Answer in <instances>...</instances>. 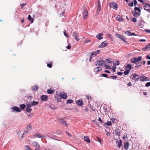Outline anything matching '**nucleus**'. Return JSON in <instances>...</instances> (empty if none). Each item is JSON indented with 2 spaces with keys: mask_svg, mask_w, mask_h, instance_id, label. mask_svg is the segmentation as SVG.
I'll return each instance as SVG.
<instances>
[{
  "mask_svg": "<svg viewBox=\"0 0 150 150\" xmlns=\"http://www.w3.org/2000/svg\"><path fill=\"white\" fill-rule=\"evenodd\" d=\"M133 14L134 16L137 17H139L140 15V14H139L136 11L134 12V13H133Z\"/></svg>",
  "mask_w": 150,
  "mask_h": 150,
  "instance_id": "nucleus-32",
  "label": "nucleus"
},
{
  "mask_svg": "<svg viewBox=\"0 0 150 150\" xmlns=\"http://www.w3.org/2000/svg\"><path fill=\"white\" fill-rule=\"evenodd\" d=\"M117 21L120 22L123 21V19H122V17L119 15H117Z\"/></svg>",
  "mask_w": 150,
  "mask_h": 150,
  "instance_id": "nucleus-21",
  "label": "nucleus"
},
{
  "mask_svg": "<svg viewBox=\"0 0 150 150\" xmlns=\"http://www.w3.org/2000/svg\"><path fill=\"white\" fill-rule=\"evenodd\" d=\"M144 8L145 10L150 13V5L146 3H144Z\"/></svg>",
  "mask_w": 150,
  "mask_h": 150,
  "instance_id": "nucleus-7",
  "label": "nucleus"
},
{
  "mask_svg": "<svg viewBox=\"0 0 150 150\" xmlns=\"http://www.w3.org/2000/svg\"><path fill=\"white\" fill-rule=\"evenodd\" d=\"M125 33L126 35L128 36H129L130 35L131 33L129 30H128L127 31L125 32Z\"/></svg>",
  "mask_w": 150,
  "mask_h": 150,
  "instance_id": "nucleus-38",
  "label": "nucleus"
},
{
  "mask_svg": "<svg viewBox=\"0 0 150 150\" xmlns=\"http://www.w3.org/2000/svg\"><path fill=\"white\" fill-rule=\"evenodd\" d=\"M132 21L134 22H136L137 19L135 18L134 17L132 18Z\"/></svg>",
  "mask_w": 150,
  "mask_h": 150,
  "instance_id": "nucleus-58",
  "label": "nucleus"
},
{
  "mask_svg": "<svg viewBox=\"0 0 150 150\" xmlns=\"http://www.w3.org/2000/svg\"><path fill=\"white\" fill-rule=\"evenodd\" d=\"M111 120L112 122L114 123H116L117 122V120L115 118H111Z\"/></svg>",
  "mask_w": 150,
  "mask_h": 150,
  "instance_id": "nucleus-29",
  "label": "nucleus"
},
{
  "mask_svg": "<svg viewBox=\"0 0 150 150\" xmlns=\"http://www.w3.org/2000/svg\"><path fill=\"white\" fill-rule=\"evenodd\" d=\"M28 19L30 21H32L31 22L33 23V18L31 17L30 15H29L28 17Z\"/></svg>",
  "mask_w": 150,
  "mask_h": 150,
  "instance_id": "nucleus-30",
  "label": "nucleus"
},
{
  "mask_svg": "<svg viewBox=\"0 0 150 150\" xmlns=\"http://www.w3.org/2000/svg\"><path fill=\"white\" fill-rule=\"evenodd\" d=\"M129 146V144L128 142L126 141L124 143V148L126 150H127V149L128 148Z\"/></svg>",
  "mask_w": 150,
  "mask_h": 150,
  "instance_id": "nucleus-19",
  "label": "nucleus"
},
{
  "mask_svg": "<svg viewBox=\"0 0 150 150\" xmlns=\"http://www.w3.org/2000/svg\"><path fill=\"white\" fill-rule=\"evenodd\" d=\"M134 4L135 6H136L137 4V2L136 0H133Z\"/></svg>",
  "mask_w": 150,
  "mask_h": 150,
  "instance_id": "nucleus-55",
  "label": "nucleus"
},
{
  "mask_svg": "<svg viewBox=\"0 0 150 150\" xmlns=\"http://www.w3.org/2000/svg\"><path fill=\"white\" fill-rule=\"evenodd\" d=\"M129 6L130 7H132L133 6V2L132 1L128 4Z\"/></svg>",
  "mask_w": 150,
  "mask_h": 150,
  "instance_id": "nucleus-51",
  "label": "nucleus"
},
{
  "mask_svg": "<svg viewBox=\"0 0 150 150\" xmlns=\"http://www.w3.org/2000/svg\"><path fill=\"white\" fill-rule=\"evenodd\" d=\"M39 104L38 101H33L32 102V106H35L38 105Z\"/></svg>",
  "mask_w": 150,
  "mask_h": 150,
  "instance_id": "nucleus-27",
  "label": "nucleus"
},
{
  "mask_svg": "<svg viewBox=\"0 0 150 150\" xmlns=\"http://www.w3.org/2000/svg\"><path fill=\"white\" fill-rule=\"evenodd\" d=\"M134 9L135 11H138L139 12H141V10L139 8L137 7H135L134 8Z\"/></svg>",
  "mask_w": 150,
  "mask_h": 150,
  "instance_id": "nucleus-43",
  "label": "nucleus"
},
{
  "mask_svg": "<svg viewBox=\"0 0 150 150\" xmlns=\"http://www.w3.org/2000/svg\"><path fill=\"white\" fill-rule=\"evenodd\" d=\"M64 35L67 38L69 37L68 35L66 33V31L65 30H64L63 31Z\"/></svg>",
  "mask_w": 150,
  "mask_h": 150,
  "instance_id": "nucleus-48",
  "label": "nucleus"
},
{
  "mask_svg": "<svg viewBox=\"0 0 150 150\" xmlns=\"http://www.w3.org/2000/svg\"><path fill=\"white\" fill-rule=\"evenodd\" d=\"M58 120L60 121V123L61 124L63 125L66 127L68 126L67 123L64 119L62 118H59L58 119Z\"/></svg>",
  "mask_w": 150,
  "mask_h": 150,
  "instance_id": "nucleus-5",
  "label": "nucleus"
},
{
  "mask_svg": "<svg viewBox=\"0 0 150 150\" xmlns=\"http://www.w3.org/2000/svg\"><path fill=\"white\" fill-rule=\"evenodd\" d=\"M130 71V70H127L124 72V74L125 75H127L129 73Z\"/></svg>",
  "mask_w": 150,
  "mask_h": 150,
  "instance_id": "nucleus-41",
  "label": "nucleus"
},
{
  "mask_svg": "<svg viewBox=\"0 0 150 150\" xmlns=\"http://www.w3.org/2000/svg\"><path fill=\"white\" fill-rule=\"evenodd\" d=\"M150 49V43L146 45V46L142 49V50L144 51L148 50Z\"/></svg>",
  "mask_w": 150,
  "mask_h": 150,
  "instance_id": "nucleus-14",
  "label": "nucleus"
},
{
  "mask_svg": "<svg viewBox=\"0 0 150 150\" xmlns=\"http://www.w3.org/2000/svg\"><path fill=\"white\" fill-rule=\"evenodd\" d=\"M26 148L25 150H32L30 149L29 147H28V146H26Z\"/></svg>",
  "mask_w": 150,
  "mask_h": 150,
  "instance_id": "nucleus-63",
  "label": "nucleus"
},
{
  "mask_svg": "<svg viewBox=\"0 0 150 150\" xmlns=\"http://www.w3.org/2000/svg\"><path fill=\"white\" fill-rule=\"evenodd\" d=\"M59 95L60 97L62 99H66L67 98V95L65 93H60Z\"/></svg>",
  "mask_w": 150,
  "mask_h": 150,
  "instance_id": "nucleus-10",
  "label": "nucleus"
},
{
  "mask_svg": "<svg viewBox=\"0 0 150 150\" xmlns=\"http://www.w3.org/2000/svg\"><path fill=\"white\" fill-rule=\"evenodd\" d=\"M105 60L108 63H112L111 61L109 59H106Z\"/></svg>",
  "mask_w": 150,
  "mask_h": 150,
  "instance_id": "nucleus-52",
  "label": "nucleus"
},
{
  "mask_svg": "<svg viewBox=\"0 0 150 150\" xmlns=\"http://www.w3.org/2000/svg\"><path fill=\"white\" fill-rule=\"evenodd\" d=\"M146 58L147 59H150V56L149 55L146 56Z\"/></svg>",
  "mask_w": 150,
  "mask_h": 150,
  "instance_id": "nucleus-64",
  "label": "nucleus"
},
{
  "mask_svg": "<svg viewBox=\"0 0 150 150\" xmlns=\"http://www.w3.org/2000/svg\"><path fill=\"white\" fill-rule=\"evenodd\" d=\"M38 86L36 85H34L32 87V90L33 91H36L38 89Z\"/></svg>",
  "mask_w": 150,
  "mask_h": 150,
  "instance_id": "nucleus-28",
  "label": "nucleus"
},
{
  "mask_svg": "<svg viewBox=\"0 0 150 150\" xmlns=\"http://www.w3.org/2000/svg\"><path fill=\"white\" fill-rule=\"evenodd\" d=\"M34 146L37 147L38 148H39L40 147V146L38 143L36 142H34L33 143Z\"/></svg>",
  "mask_w": 150,
  "mask_h": 150,
  "instance_id": "nucleus-25",
  "label": "nucleus"
},
{
  "mask_svg": "<svg viewBox=\"0 0 150 150\" xmlns=\"http://www.w3.org/2000/svg\"><path fill=\"white\" fill-rule=\"evenodd\" d=\"M40 98L43 101H46L48 99V96L46 95H42L41 97Z\"/></svg>",
  "mask_w": 150,
  "mask_h": 150,
  "instance_id": "nucleus-13",
  "label": "nucleus"
},
{
  "mask_svg": "<svg viewBox=\"0 0 150 150\" xmlns=\"http://www.w3.org/2000/svg\"><path fill=\"white\" fill-rule=\"evenodd\" d=\"M142 62H140L138 63L137 65L135 66V67H139L141 66L142 65Z\"/></svg>",
  "mask_w": 150,
  "mask_h": 150,
  "instance_id": "nucleus-39",
  "label": "nucleus"
},
{
  "mask_svg": "<svg viewBox=\"0 0 150 150\" xmlns=\"http://www.w3.org/2000/svg\"><path fill=\"white\" fill-rule=\"evenodd\" d=\"M114 132L115 134V135L118 136H120V132L119 130L117 129H115Z\"/></svg>",
  "mask_w": 150,
  "mask_h": 150,
  "instance_id": "nucleus-22",
  "label": "nucleus"
},
{
  "mask_svg": "<svg viewBox=\"0 0 150 150\" xmlns=\"http://www.w3.org/2000/svg\"><path fill=\"white\" fill-rule=\"evenodd\" d=\"M26 104H27V106L28 107H30L32 106V103H30L29 102L27 103Z\"/></svg>",
  "mask_w": 150,
  "mask_h": 150,
  "instance_id": "nucleus-46",
  "label": "nucleus"
},
{
  "mask_svg": "<svg viewBox=\"0 0 150 150\" xmlns=\"http://www.w3.org/2000/svg\"><path fill=\"white\" fill-rule=\"evenodd\" d=\"M32 128V126L30 124L28 125L27 126V129L28 130H29L30 129Z\"/></svg>",
  "mask_w": 150,
  "mask_h": 150,
  "instance_id": "nucleus-34",
  "label": "nucleus"
},
{
  "mask_svg": "<svg viewBox=\"0 0 150 150\" xmlns=\"http://www.w3.org/2000/svg\"><path fill=\"white\" fill-rule=\"evenodd\" d=\"M73 102V101L72 100L68 99L67 100V103H71Z\"/></svg>",
  "mask_w": 150,
  "mask_h": 150,
  "instance_id": "nucleus-40",
  "label": "nucleus"
},
{
  "mask_svg": "<svg viewBox=\"0 0 150 150\" xmlns=\"http://www.w3.org/2000/svg\"><path fill=\"white\" fill-rule=\"evenodd\" d=\"M88 12L85 7L83 8V17L84 20L87 19L88 16Z\"/></svg>",
  "mask_w": 150,
  "mask_h": 150,
  "instance_id": "nucleus-3",
  "label": "nucleus"
},
{
  "mask_svg": "<svg viewBox=\"0 0 150 150\" xmlns=\"http://www.w3.org/2000/svg\"><path fill=\"white\" fill-rule=\"evenodd\" d=\"M13 111L15 110L16 112H20L21 111V110L17 107L15 106L13 108Z\"/></svg>",
  "mask_w": 150,
  "mask_h": 150,
  "instance_id": "nucleus-17",
  "label": "nucleus"
},
{
  "mask_svg": "<svg viewBox=\"0 0 150 150\" xmlns=\"http://www.w3.org/2000/svg\"><path fill=\"white\" fill-rule=\"evenodd\" d=\"M54 91L53 90L48 89L47 90V93L49 94H52L53 93Z\"/></svg>",
  "mask_w": 150,
  "mask_h": 150,
  "instance_id": "nucleus-36",
  "label": "nucleus"
},
{
  "mask_svg": "<svg viewBox=\"0 0 150 150\" xmlns=\"http://www.w3.org/2000/svg\"><path fill=\"white\" fill-rule=\"evenodd\" d=\"M140 80L142 81H149V79L143 75H142L140 77Z\"/></svg>",
  "mask_w": 150,
  "mask_h": 150,
  "instance_id": "nucleus-6",
  "label": "nucleus"
},
{
  "mask_svg": "<svg viewBox=\"0 0 150 150\" xmlns=\"http://www.w3.org/2000/svg\"><path fill=\"white\" fill-rule=\"evenodd\" d=\"M86 97L87 99L88 100H91V97L89 95H86Z\"/></svg>",
  "mask_w": 150,
  "mask_h": 150,
  "instance_id": "nucleus-54",
  "label": "nucleus"
},
{
  "mask_svg": "<svg viewBox=\"0 0 150 150\" xmlns=\"http://www.w3.org/2000/svg\"><path fill=\"white\" fill-rule=\"evenodd\" d=\"M113 68L112 69V70L113 71V72H115V70L116 68V66L115 65H114L112 67Z\"/></svg>",
  "mask_w": 150,
  "mask_h": 150,
  "instance_id": "nucleus-57",
  "label": "nucleus"
},
{
  "mask_svg": "<svg viewBox=\"0 0 150 150\" xmlns=\"http://www.w3.org/2000/svg\"><path fill=\"white\" fill-rule=\"evenodd\" d=\"M20 107L21 109L22 110H23L25 109V105L24 104H21L20 105Z\"/></svg>",
  "mask_w": 150,
  "mask_h": 150,
  "instance_id": "nucleus-35",
  "label": "nucleus"
},
{
  "mask_svg": "<svg viewBox=\"0 0 150 150\" xmlns=\"http://www.w3.org/2000/svg\"><path fill=\"white\" fill-rule=\"evenodd\" d=\"M93 122H94L96 125H98L99 124L98 122L96 120H94L93 121Z\"/></svg>",
  "mask_w": 150,
  "mask_h": 150,
  "instance_id": "nucleus-49",
  "label": "nucleus"
},
{
  "mask_svg": "<svg viewBox=\"0 0 150 150\" xmlns=\"http://www.w3.org/2000/svg\"><path fill=\"white\" fill-rule=\"evenodd\" d=\"M71 110H72L73 111L75 112H76L78 111V109L75 108H73Z\"/></svg>",
  "mask_w": 150,
  "mask_h": 150,
  "instance_id": "nucleus-45",
  "label": "nucleus"
},
{
  "mask_svg": "<svg viewBox=\"0 0 150 150\" xmlns=\"http://www.w3.org/2000/svg\"><path fill=\"white\" fill-rule=\"evenodd\" d=\"M101 76L103 77H106L107 76V75L106 74H102Z\"/></svg>",
  "mask_w": 150,
  "mask_h": 150,
  "instance_id": "nucleus-59",
  "label": "nucleus"
},
{
  "mask_svg": "<svg viewBox=\"0 0 150 150\" xmlns=\"http://www.w3.org/2000/svg\"><path fill=\"white\" fill-rule=\"evenodd\" d=\"M122 142V141H121V140H120L119 142H118L117 146L118 147L120 148L121 146Z\"/></svg>",
  "mask_w": 150,
  "mask_h": 150,
  "instance_id": "nucleus-31",
  "label": "nucleus"
},
{
  "mask_svg": "<svg viewBox=\"0 0 150 150\" xmlns=\"http://www.w3.org/2000/svg\"><path fill=\"white\" fill-rule=\"evenodd\" d=\"M26 111L28 113H30L32 110V109L30 107H27L26 109Z\"/></svg>",
  "mask_w": 150,
  "mask_h": 150,
  "instance_id": "nucleus-33",
  "label": "nucleus"
},
{
  "mask_svg": "<svg viewBox=\"0 0 150 150\" xmlns=\"http://www.w3.org/2000/svg\"><path fill=\"white\" fill-rule=\"evenodd\" d=\"M102 68L100 67H97L94 69V71L96 72H97L101 70Z\"/></svg>",
  "mask_w": 150,
  "mask_h": 150,
  "instance_id": "nucleus-24",
  "label": "nucleus"
},
{
  "mask_svg": "<svg viewBox=\"0 0 150 150\" xmlns=\"http://www.w3.org/2000/svg\"><path fill=\"white\" fill-rule=\"evenodd\" d=\"M132 75L133 76V79H134L136 81H138L139 79H140L139 76L137 74H133Z\"/></svg>",
  "mask_w": 150,
  "mask_h": 150,
  "instance_id": "nucleus-11",
  "label": "nucleus"
},
{
  "mask_svg": "<svg viewBox=\"0 0 150 150\" xmlns=\"http://www.w3.org/2000/svg\"><path fill=\"white\" fill-rule=\"evenodd\" d=\"M103 35V33H100L97 34L96 37L98 40H100L103 38V37L101 36Z\"/></svg>",
  "mask_w": 150,
  "mask_h": 150,
  "instance_id": "nucleus-15",
  "label": "nucleus"
},
{
  "mask_svg": "<svg viewBox=\"0 0 150 150\" xmlns=\"http://www.w3.org/2000/svg\"><path fill=\"white\" fill-rule=\"evenodd\" d=\"M76 104L80 106L83 105V102L81 100H79L76 101Z\"/></svg>",
  "mask_w": 150,
  "mask_h": 150,
  "instance_id": "nucleus-16",
  "label": "nucleus"
},
{
  "mask_svg": "<svg viewBox=\"0 0 150 150\" xmlns=\"http://www.w3.org/2000/svg\"><path fill=\"white\" fill-rule=\"evenodd\" d=\"M142 59V57L141 56L139 57L138 58L134 57L131 59L130 61L133 63L135 64L136 63L141 61Z\"/></svg>",
  "mask_w": 150,
  "mask_h": 150,
  "instance_id": "nucleus-2",
  "label": "nucleus"
},
{
  "mask_svg": "<svg viewBox=\"0 0 150 150\" xmlns=\"http://www.w3.org/2000/svg\"><path fill=\"white\" fill-rule=\"evenodd\" d=\"M132 68V66L131 65L129 64L127 65L125 67V69L127 70H130Z\"/></svg>",
  "mask_w": 150,
  "mask_h": 150,
  "instance_id": "nucleus-20",
  "label": "nucleus"
},
{
  "mask_svg": "<svg viewBox=\"0 0 150 150\" xmlns=\"http://www.w3.org/2000/svg\"><path fill=\"white\" fill-rule=\"evenodd\" d=\"M105 67L107 69H110L111 68H110V67L108 66H107V65H105Z\"/></svg>",
  "mask_w": 150,
  "mask_h": 150,
  "instance_id": "nucleus-62",
  "label": "nucleus"
},
{
  "mask_svg": "<svg viewBox=\"0 0 150 150\" xmlns=\"http://www.w3.org/2000/svg\"><path fill=\"white\" fill-rule=\"evenodd\" d=\"M109 6L112 8L116 10L118 7V4L115 2L113 1L110 2L109 4Z\"/></svg>",
  "mask_w": 150,
  "mask_h": 150,
  "instance_id": "nucleus-1",
  "label": "nucleus"
},
{
  "mask_svg": "<svg viewBox=\"0 0 150 150\" xmlns=\"http://www.w3.org/2000/svg\"><path fill=\"white\" fill-rule=\"evenodd\" d=\"M26 4L25 3H23L21 4V9H22L23 8V7L26 5Z\"/></svg>",
  "mask_w": 150,
  "mask_h": 150,
  "instance_id": "nucleus-50",
  "label": "nucleus"
},
{
  "mask_svg": "<svg viewBox=\"0 0 150 150\" xmlns=\"http://www.w3.org/2000/svg\"><path fill=\"white\" fill-rule=\"evenodd\" d=\"M105 124L108 126H111L112 125V123L110 121H108L107 123H105Z\"/></svg>",
  "mask_w": 150,
  "mask_h": 150,
  "instance_id": "nucleus-47",
  "label": "nucleus"
},
{
  "mask_svg": "<svg viewBox=\"0 0 150 150\" xmlns=\"http://www.w3.org/2000/svg\"><path fill=\"white\" fill-rule=\"evenodd\" d=\"M34 136L38 137L39 138H46V137L45 136H43L42 135V134H40V133H36L35 134Z\"/></svg>",
  "mask_w": 150,
  "mask_h": 150,
  "instance_id": "nucleus-9",
  "label": "nucleus"
},
{
  "mask_svg": "<svg viewBox=\"0 0 150 150\" xmlns=\"http://www.w3.org/2000/svg\"><path fill=\"white\" fill-rule=\"evenodd\" d=\"M119 38H120L121 40H122L125 43H127V42L125 38L122 35H121Z\"/></svg>",
  "mask_w": 150,
  "mask_h": 150,
  "instance_id": "nucleus-23",
  "label": "nucleus"
},
{
  "mask_svg": "<svg viewBox=\"0 0 150 150\" xmlns=\"http://www.w3.org/2000/svg\"><path fill=\"white\" fill-rule=\"evenodd\" d=\"M97 54L96 53V52H93L92 53L91 55H94L95 56H96ZM92 59V57H91V56L90 58L89 59V60H90V59Z\"/></svg>",
  "mask_w": 150,
  "mask_h": 150,
  "instance_id": "nucleus-42",
  "label": "nucleus"
},
{
  "mask_svg": "<svg viewBox=\"0 0 150 150\" xmlns=\"http://www.w3.org/2000/svg\"><path fill=\"white\" fill-rule=\"evenodd\" d=\"M28 131H27V130H25V131H24V132H23V134L24 135V134H27L28 133Z\"/></svg>",
  "mask_w": 150,
  "mask_h": 150,
  "instance_id": "nucleus-61",
  "label": "nucleus"
},
{
  "mask_svg": "<svg viewBox=\"0 0 150 150\" xmlns=\"http://www.w3.org/2000/svg\"><path fill=\"white\" fill-rule=\"evenodd\" d=\"M108 45L107 43H105V41H104L102 42L100 45H99V47L100 48H102L105 47L107 46Z\"/></svg>",
  "mask_w": 150,
  "mask_h": 150,
  "instance_id": "nucleus-12",
  "label": "nucleus"
},
{
  "mask_svg": "<svg viewBox=\"0 0 150 150\" xmlns=\"http://www.w3.org/2000/svg\"><path fill=\"white\" fill-rule=\"evenodd\" d=\"M145 86L148 87L150 86V82H148L146 83Z\"/></svg>",
  "mask_w": 150,
  "mask_h": 150,
  "instance_id": "nucleus-56",
  "label": "nucleus"
},
{
  "mask_svg": "<svg viewBox=\"0 0 150 150\" xmlns=\"http://www.w3.org/2000/svg\"><path fill=\"white\" fill-rule=\"evenodd\" d=\"M105 61L103 60L100 61H97L95 62V65L96 66L100 67L102 66L103 64L105 63Z\"/></svg>",
  "mask_w": 150,
  "mask_h": 150,
  "instance_id": "nucleus-4",
  "label": "nucleus"
},
{
  "mask_svg": "<svg viewBox=\"0 0 150 150\" xmlns=\"http://www.w3.org/2000/svg\"><path fill=\"white\" fill-rule=\"evenodd\" d=\"M72 36L77 41H78L79 40V39L77 37L78 36V33L74 31L73 32Z\"/></svg>",
  "mask_w": 150,
  "mask_h": 150,
  "instance_id": "nucleus-8",
  "label": "nucleus"
},
{
  "mask_svg": "<svg viewBox=\"0 0 150 150\" xmlns=\"http://www.w3.org/2000/svg\"><path fill=\"white\" fill-rule=\"evenodd\" d=\"M53 64L52 62H51L50 63L47 64V66L49 68H51L52 67Z\"/></svg>",
  "mask_w": 150,
  "mask_h": 150,
  "instance_id": "nucleus-37",
  "label": "nucleus"
},
{
  "mask_svg": "<svg viewBox=\"0 0 150 150\" xmlns=\"http://www.w3.org/2000/svg\"><path fill=\"white\" fill-rule=\"evenodd\" d=\"M121 35H120L118 34H116L115 35V36L117 38H119Z\"/></svg>",
  "mask_w": 150,
  "mask_h": 150,
  "instance_id": "nucleus-60",
  "label": "nucleus"
},
{
  "mask_svg": "<svg viewBox=\"0 0 150 150\" xmlns=\"http://www.w3.org/2000/svg\"><path fill=\"white\" fill-rule=\"evenodd\" d=\"M96 138L97 139V141H98L101 144H102L101 143V139L100 138L98 137H96Z\"/></svg>",
  "mask_w": 150,
  "mask_h": 150,
  "instance_id": "nucleus-44",
  "label": "nucleus"
},
{
  "mask_svg": "<svg viewBox=\"0 0 150 150\" xmlns=\"http://www.w3.org/2000/svg\"><path fill=\"white\" fill-rule=\"evenodd\" d=\"M120 64V62L119 61H117L116 62L114 63V65H119Z\"/></svg>",
  "mask_w": 150,
  "mask_h": 150,
  "instance_id": "nucleus-53",
  "label": "nucleus"
},
{
  "mask_svg": "<svg viewBox=\"0 0 150 150\" xmlns=\"http://www.w3.org/2000/svg\"><path fill=\"white\" fill-rule=\"evenodd\" d=\"M98 3V8L97 9V11H100L101 10V5L100 4L99 1H98L97 2Z\"/></svg>",
  "mask_w": 150,
  "mask_h": 150,
  "instance_id": "nucleus-18",
  "label": "nucleus"
},
{
  "mask_svg": "<svg viewBox=\"0 0 150 150\" xmlns=\"http://www.w3.org/2000/svg\"><path fill=\"white\" fill-rule=\"evenodd\" d=\"M84 139L85 141H86L88 143H89L90 142V139H89L88 136H85L84 137Z\"/></svg>",
  "mask_w": 150,
  "mask_h": 150,
  "instance_id": "nucleus-26",
  "label": "nucleus"
}]
</instances>
